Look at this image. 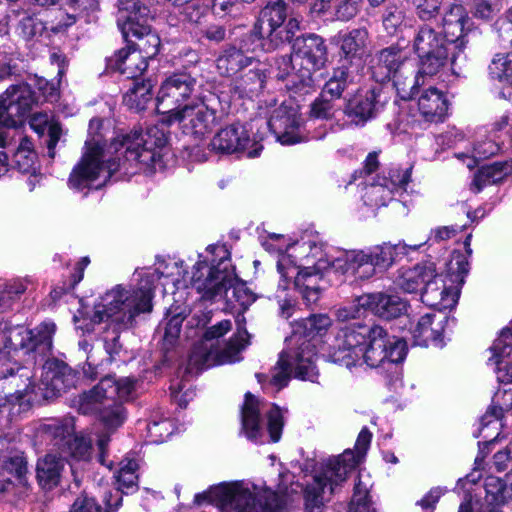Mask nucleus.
Instances as JSON below:
<instances>
[{"mask_svg":"<svg viewBox=\"0 0 512 512\" xmlns=\"http://www.w3.org/2000/svg\"><path fill=\"white\" fill-rule=\"evenodd\" d=\"M54 322L33 329L5 322L0 326V406H28L36 400L31 370L21 362L41 363L52 355Z\"/></svg>","mask_w":512,"mask_h":512,"instance_id":"obj_1","label":"nucleus"},{"mask_svg":"<svg viewBox=\"0 0 512 512\" xmlns=\"http://www.w3.org/2000/svg\"><path fill=\"white\" fill-rule=\"evenodd\" d=\"M442 33L428 24L419 27L413 47L421 59V71L436 75L448 61L453 74L460 76L466 63V35L471 30V19L461 4H451L441 13Z\"/></svg>","mask_w":512,"mask_h":512,"instance_id":"obj_2","label":"nucleus"},{"mask_svg":"<svg viewBox=\"0 0 512 512\" xmlns=\"http://www.w3.org/2000/svg\"><path fill=\"white\" fill-rule=\"evenodd\" d=\"M157 279V273L144 274L137 287L132 290L117 285L95 305L92 321L98 324L106 323L102 341L108 362L111 363L122 350L120 333L131 328L140 313L152 310L154 282Z\"/></svg>","mask_w":512,"mask_h":512,"instance_id":"obj_3","label":"nucleus"},{"mask_svg":"<svg viewBox=\"0 0 512 512\" xmlns=\"http://www.w3.org/2000/svg\"><path fill=\"white\" fill-rule=\"evenodd\" d=\"M406 356V343L403 339L390 336L379 325L353 324L338 332L332 346L331 362L348 369L366 364L376 368L386 361L398 363Z\"/></svg>","mask_w":512,"mask_h":512,"instance_id":"obj_4","label":"nucleus"},{"mask_svg":"<svg viewBox=\"0 0 512 512\" xmlns=\"http://www.w3.org/2000/svg\"><path fill=\"white\" fill-rule=\"evenodd\" d=\"M135 381L124 377L116 379L107 375L97 385L79 395L77 406L79 413L95 416L103 427L98 436L97 445L101 461L110 442L111 434L115 433L126 421L127 412L122 401L133 393Z\"/></svg>","mask_w":512,"mask_h":512,"instance_id":"obj_5","label":"nucleus"},{"mask_svg":"<svg viewBox=\"0 0 512 512\" xmlns=\"http://www.w3.org/2000/svg\"><path fill=\"white\" fill-rule=\"evenodd\" d=\"M167 140L166 133L156 126L148 128L145 133L135 131L115 138L108 147L113 156L104 163L101 173L106 172L107 179L117 172L128 175L136 173L141 166L152 167L160 161V149Z\"/></svg>","mask_w":512,"mask_h":512,"instance_id":"obj_6","label":"nucleus"},{"mask_svg":"<svg viewBox=\"0 0 512 512\" xmlns=\"http://www.w3.org/2000/svg\"><path fill=\"white\" fill-rule=\"evenodd\" d=\"M236 322L237 332L221 347L218 339L232 329L231 320L224 319L207 328L202 339L192 349L188 362L189 369L203 370L239 361L240 352L250 343V334L245 327L244 316L238 315Z\"/></svg>","mask_w":512,"mask_h":512,"instance_id":"obj_7","label":"nucleus"},{"mask_svg":"<svg viewBox=\"0 0 512 512\" xmlns=\"http://www.w3.org/2000/svg\"><path fill=\"white\" fill-rule=\"evenodd\" d=\"M292 56L277 60L276 78L286 81V87L295 91L310 88L312 73L320 70L327 62V47L322 37L316 34L297 37L292 44Z\"/></svg>","mask_w":512,"mask_h":512,"instance_id":"obj_8","label":"nucleus"},{"mask_svg":"<svg viewBox=\"0 0 512 512\" xmlns=\"http://www.w3.org/2000/svg\"><path fill=\"white\" fill-rule=\"evenodd\" d=\"M194 502L198 505L214 503L221 512H282V504L276 494H268L262 502L240 482L212 486L208 491L196 494Z\"/></svg>","mask_w":512,"mask_h":512,"instance_id":"obj_9","label":"nucleus"},{"mask_svg":"<svg viewBox=\"0 0 512 512\" xmlns=\"http://www.w3.org/2000/svg\"><path fill=\"white\" fill-rule=\"evenodd\" d=\"M149 13V8L139 0H118L117 25L124 40L130 44L131 38L137 39V52L153 59L159 52L161 40L151 29Z\"/></svg>","mask_w":512,"mask_h":512,"instance_id":"obj_10","label":"nucleus"},{"mask_svg":"<svg viewBox=\"0 0 512 512\" xmlns=\"http://www.w3.org/2000/svg\"><path fill=\"white\" fill-rule=\"evenodd\" d=\"M219 256L218 262L214 259L211 264L199 261L194 265L191 279L192 286L206 300L222 297L234 286L236 274L229 258V252L224 246L210 245L207 248Z\"/></svg>","mask_w":512,"mask_h":512,"instance_id":"obj_11","label":"nucleus"},{"mask_svg":"<svg viewBox=\"0 0 512 512\" xmlns=\"http://www.w3.org/2000/svg\"><path fill=\"white\" fill-rule=\"evenodd\" d=\"M315 345L310 340H303L297 350L283 351L279 360L270 372V375L256 374L257 380L262 385L268 384L279 391L288 385L291 373L294 370L295 377L301 380L314 382L318 376L315 366Z\"/></svg>","mask_w":512,"mask_h":512,"instance_id":"obj_12","label":"nucleus"},{"mask_svg":"<svg viewBox=\"0 0 512 512\" xmlns=\"http://www.w3.org/2000/svg\"><path fill=\"white\" fill-rule=\"evenodd\" d=\"M220 100L215 94L202 96L192 100L190 105L170 114L169 118H162V122L171 125L182 123L184 133L195 139H203L223 120V112L218 109Z\"/></svg>","mask_w":512,"mask_h":512,"instance_id":"obj_13","label":"nucleus"},{"mask_svg":"<svg viewBox=\"0 0 512 512\" xmlns=\"http://www.w3.org/2000/svg\"><path fill=\"white\" fill-rule=\"evenodd\" d=\"M103 120L92 118L88 127V138L85 142V152L78 164L70 173L68 185L70 188L82 191L94 187V182L100 177L104 168L103 158V135L101 129ZM96 185L95 188H99Z\"/></svg>","mask_w":512,"mask_h":512,"instance_id":"obj_14","label":"nucleus"},{"mask_svg":"<svg viewBox=\"0 0 512 512\" xmlns=\"http://www.w3.org/2000/svg\"><path fill=\"white\" fill-rule=\"evenodd\" d=\"M200 86L199 74L192 70L171 73L160 85L156 97L157 111L163 114V118H169L173 112L201 97L198 96Z\"/></svg>","mask_w":512,"mask_h":512,"instance_id":"obj_15","label":"nucleus"},{"mask_svg":"<svg viewBox=\"0 0 512 512\" xmlns=\"http://www.w3.org/2000/svg\"><path fill=\"white\" fill-rule=\"evenodd\" d=\"M397 246L383 243L367 250H352L337 258L333 266L343 274L352 275L358 279H369L376 268H387L392 265L397 255Z\"/></svg>","mask_w":512,"mask_h":512,"instance_id":"obj_16","label":"nucleus"},{"mask_svg":"<svg viewBox=\"0 0 512 512\" xmlns=\"http://www.w3.org/2000/svg\"><path fill=\"white\" fill-rule=\"evenodd\" d=\"M344 464L338 467L337 461H332L328 469H322L314 476L313 482L305 490L306 512H322L326 495L331 496L338 486H341L348 477L349 469L354 465L351 453H346L341 458Z\"/></svg>","mask_w":512,"mask_h":512,"instance_id":"obj_17","label":"nucleus"},{"mask_svg":"<svg viewBox=\"0 0 512 512\" xmlns=\"http://www.w3.org/2000/svg\"><path fill=\"white\" fill-rule=\"evenodd\" d=\"M281 280L279 287L287 289L291 280L307 305L316 303L321 294L323 275L316 267H301L293 263L289 255L282 256L277 263Z\"/></svg>","mask_w":512,"mask_h":512,"instance_id":"obj_18","label":"nucleus"},{"mask_svg":"<svg viewBox=\"0 0 512 512\" xmlns=\"http://www.w3.org/2000/svg\"><path fill=\"white\" fill-rule=\"evenodd\" d=\"M40 98L27 83L11 85L0 95V125L16 127L30 113Z\"/></svg>","mask_w":512,"mask_h":512,"instance_id":"obj_19","label":"nucleus"},{"mask_svg":"<svg viewBox=\"0 0 512 512\" xmlns=\"http://www.w3.org/2000/svg\"><path fill=\"white\" fill-rule=\"evenodd\" d=\"M211 151L217 154H233L247 151L249 158L258 157L263 146L253 141L240 123H232L220 129L209 143Z\"/></svg>","mask_w":512,"mask_h":512,"instance_id":"obj_20","label":"nucleus"},{"mask_svg":"<svg viewBox=\"0 0 512 512\" xmlns=\"http://www.w3.org/2000/svg\"><path fill=\"white\" fill-rule=\"evenodd\" d=\"M50 356L38 363L43 369L38 389L42 391V397L47 400L68 391L77 383L76 372L63 361Z\"/></svg>","mask_w":512,"mask_h":512,"instance_id":"obj_21","label":"nucleus"},{"mask_svg":"<svg viewBox=\"0 0 512 512\" xmlns=\"http://www.w3.org/2000/svg\"><path fill=\"white\" fill-rule=\"evenodd\" d=\"M388 102V96L382 88H373L364 94L349 99L344 114L356 124H364L375 118Z\"/></svg>","mask_w":512,"mask_h":512,"instance_id":"obj_22","label":"nucleus"},{"mask_svg":"<svg viewBox=\"0 0 512 512\" xmlns=\"http://www.w3.org/2000/svg\"><path fill=\"white\" fill-rule=\"evenodd\" d=\"M266 124L281 144L292 145L300 141L297 129L301 119L297 110L286 102L272 112Z\"/></svg>","mask_w":512,"mask_h":512,"instance_id":"obj_23","label":"nucleus"},{"mask_svg":"<svg viewBox=\"0 0 512 512\" xmlns=\"http://www.w3.org/2000/svg\"><path fill=\"white\" fill-rule=\"evenodd\" d=\"M458 296V290L446 285L443 276L437 272L433 263V276L425 281L421 290L422 303L442 311L452 308L457 303Z\"/></svg>","mask_w":512,"mask_h":512,"instance_id":"obj_24","label":"nucleus"},{"mask_svg":"<svg viewBox=\"0 0 512 512\" xmlns=\"http://www.w3.org/2000/svg\"><path fill=\"white\" fill-rule=\"evenodd\" d=\"M287 18V7L284 1L268 3L259 13L253 29V35L262 42L273 40L279 28Z\"/></svg>","mask_w":512,"mask_h":512,"instance_id":"obj_25","label":"nucleus"},{"mask_svg":"<svg viewBox=\"0 0 512 512\" xmlns=\"http://www.w3.org/2000/svg\"><path fill=\"white\" fill-rule=\"evenodd\" d=\"M360 305L383 319L397 318L407 310V302L398 295L384 292L359 296Z\"/></svg>","mask_w":512,"mask_h":512,"instance_id":"obj_26","label":"nucleus"},{"mask_svg":"<svg viewBox=\"0 0 512 512\" xmlns=\"http://www.w3.org/2000/svg\"><path fill=\"white\" fill-rule=\"evenodd\" d=\"M119 470L115 476L118 490L106 494L104 502L108 510H116L122 504L121 493H132L138 489V463L134 459L125 458L120 462Z\"/></svg>","mask_w":512,"mask_h":512,"instance_id":"obj_27","label":"nucleus"},{"mask_svg":"<svg viewBox=\"0 0 512 512\" xmlns=\"http://www.w3.org/2000/svg\"><path fill=\"white\" fill-rule=\"evenodd\" d=\"M368 38L366 28H355L335 36L334 41L339 47L340 62L347 65L355 59H361L366 52Z\"/></svg>","mask_w":512,"mask_h":512,"instance_id":"obj_28","label":"nucleus"},{"mask_svg":"<svg viewBox=\"0 0 512 512\" xmlns=\"http://www.w3.org/2000/svg\"><path fill=\"white\" fill-rule=\"evenodd\" d=\"M108 65L126 78L137 80L147 69L148 59L141 52L132 49V46L128 43L127 47L118 50L109 59Z\"/></svg>","mask_w":512,"mask_h":512,"instance_id":"obj_29","label":"nucleus"},{"mask_svg":"<svg viewBox=\"0 0 512 512\" xmlns=\"http://www.w3.org/2000/svg\"><path fill=\"white\" fill-rule=\"evenodd\" d=\"M75 431L72 417L50 418L41 422L37 427V435L58 450L67 446V440Z\"/></svg>","mask_w":512,"mask_h":512,"instance_id":"obj_30","label":"nucleus"},{"mask_svg":"<svg viewBox=\"0 0 512 512\" xmlns=\"http://www.w3.org/2000/svg\"><path fill=\"white\" fill-rule=\"evenodd\" d=\"M419 70L416 71L413 61L403 63L395 74L391 77L394 87L402 99H411L424 84V76L429 74L421 71V59L419 58Z\"/></svg>","mask_w":512,"mask_h":512,"instance_id":"obj_31","label":"nucleus"},{"mask_svg":"<svg viewBox=\"0 0 512 512\" xmlns=\"http://www.w3.org/2000/svg\"><path fill=\"white\" fill-rule=\"evenodd\" d=\"M237 77L232 84V92L240 98H253L264 88L266 81L265 69L259 60H256L247 71Z\"/></svg>","mask_w":512,"mask_h":512,"instance_id":"obj_32","label":"nucleus"},{"mask_svg":"<svg viewBox=\"0 0 512 512\" xmlns=\"http://www.w3.org/2000/svg\"><path fill=\"white\" fill-rule=\"evenodd\" d=\"M433 276V262H423L413 267H401L395 278V285L406 293L421 291L425 281Z\"/></svg>","mask_w":512,"mask_h":512,"instance_id":"obj_33","label":"nucleus"},{"mask_svg":"<svg viewBox=\"0 0 512 512\" xmlns=\"http://www.w3.org/2000/svg\"><path fill=\"white\" fill-rule=\"evenodd\" d=\"M418 109L426 121L442 122L447 115L448 100L441 90L429 87L420 94Z\"/></svg>","mask_w":512,"mask_h":512,"instance_id":"obj_34","label":"nucleus"},{"mask_svg":"<svg viewBox=\"0 0 512 512\" xmlns=\"http://www.w3.org/2000/svg\"><path fill=\"white\" fill-rule=\"evenodd\" d=\"M446 318L442 315L427 313L420 317L412 328L414 344L428 346L429 342H438L442 339L443 323Z\"/></svg>","mask_w":512,"mask_h":512,"instance_id":"obj_35","label":"nucleus"},{"mask_svg":"<svg viewBox=\"0 0 512 512\" xmlns=\"http://www.w3.org/2000/svg\"><path fill=\"white\" fill-rule=\"evenodd\" d=\"M241 422L242 429L248 439L255 442H263L260 403L258 399L249 392L245 394V401L241 410Z\"/></svg>","mask_w":512,"mask_h":512,"instance_id":"obj_36","label":"nucleus"},{"mask_svg":"<svg viewBox=\"0 0 512 512\" xmlns=\"http://www.w3.org/2000/svg\"><path fill=\"white\" fill-rule=\"evenodd\" d=\"M64 459L55 454H47L37 461L36 477L39 485L45 490H51L59 485Z\"/></svg>","mask_w":512,"mask_h":512,"instance_id":"obj_37","label":"nucleus"},{"mask_svg":"<svg viewBox=\"0 0 512 512\" xmlns=\"http://www.w3.org/2000/svg\"><path fill=\"white\" fill-rule=\"evenodd\" d=\"M409 61L399 48H385L376 56V62L373 65V75L379 81L391 79L395 72L400 69V66Z\"/></svg>","mask_w":512,"mask_h":512,"instance_id":"obj_38","label":"nucleus"},{"mask_svg":"<svg viewBox=\"0 0 512 512\" xmlns=\"http://www.w3.org/2000/svg\"><path fill=\"white\" fill-rule=\"evenodd\" d=\"M256 58L246 55L242 50L231 46L217 58V69L223 76H234L256 62Z\"/></svg>","mask_w":512,"mask_h":512,"instance_id":"obj_39","label":"nucleus"},{"mask_svg":"<svg viewBox=\"0 0 512 512\" xmlns=\"http://www.w3.org/2000/svg\"><path fill=\"white\" fill-rule=\"evenodd\" d=\"M30 127L40 136L44 135L47 131L46 146L48 150V156L53 159L55 157V147L60 141L62 136L61 125L53 121L52 116L48 113H35L30 121Z\"/></svg>","mask_w":512,"mask_h":512,"instance_id":"obj_40","label":"nucleus"},{"mask_svg":"<svg viewBox=\"0 0 512 512\" xmlns=\"http://www.w3.org/2000/svg\"><path fill=\"white\" fill-rule=\"evenodd\" d=\"M510 174H512V159L482 166L474 176L471 189L478 193L483 187L498 183Z\"/></svg>","mask_w":512,"mask_h":512,"instance_id":"obj_41","label":"nucleus"},{"mask_svg":"<svg viewBox=\"0 0 512 512\" xmlns=\"http://www.w3.org/2000/svg\"><path fill=\"white\" fill-rule=\"evenodd\" d=\"M355 84V76L345 63L333 69L332 74L325 82L322 92L330 98L340 99L344 92Z\"/></svg>","mask_w":512,"mask_h":512,"instance_id":"obj_42","label":"nucleus"},{"mask_svg":"<svg viewBox=\"0 0 512 512\" xmlns=\"http://www.w3.org/2000/svg\"><path fill=\"white\" fill-rule=\"evenodd\" d=\"M153 87L154 84L150 79L141 82L135 80L133 86L123 96L124 104L131 110H144L153 98Z\"/></svg>","mask_w":512,"mask_h":512,"instance_id":"obj_43","label":"nucleus"},{"mask_svg":"<svg viewBox=\"0 0 512 512\" xmlns=\"http://www.w3.org/2000/svg\"><path fill=\"white\" fill-rule=\"evenodd\" d=\"M371 438H372V434L369 431V429L366 427L362 428V430L360 431V433L357 437L356 443H355L356 453L350 449H347L341 455H339L337 457L329 458L325 462V464H323L322 469H328V466L332 461H337L338 462L337 466L341 467L344 464V461L341 459L343 457V455L346 453H351L353 456L354 465L351 469H349V472H348V474H349L351 471H353L356 468V466L359 464L361 459L366 454V451L368 450L370 442H371Z\"/></svg>","mask_w":512,"mask_h":512,"instance_id":"obj_44","label":"nucleus"},{"mask_svg":"<svg viewBox=\"0 0 512 512\" xmlns=\"http://www.w3.org/2000/svg\"><path fill=\"white\" fill-rule=\"evenodd\" d=\"M37 154L34 151L33 143L28 137H23L14 153V163L22 173L35 171Z\"/></svg>","mask_w":512,"mask_h":512,"instance_id":"obj_45","label":"nucleus"},{"mask_svg":"<svg viewBox=\"0 0 512 512\" xmlns=\"http://www.w3.org/2000/svg\"><path fill=\"white\" fill-rule=\"evenodd\" d=\"M27 279H15L6 283L0 290V310L2 312L12 308L28 288Z\"/></svg>","mask_w":512,"mask_h":512,"instance_id":"obj_46","label":"nucleus"},{"mask_svg":"<svg viewBox=\"0 0 512 512\" xmlns=\"http://www.w3.org/2000/svg\"><path fill=\"white\" fill-rule=\"evenodd\" d=\"M349 512H376L370 498L369 485L362 481L361 475H359L358 481L354 486L353 497L349 505Z\"/></svg>","mask_w":512,"mask_h":512,"instance_id":"obj_47","label":"nucleus"},{"mask_svg":"<svg viewBox=\"0 0 512 512\" xmlns=\"http://www.w3.org/2000/svg\"><path fill=\"white\" fill-rule=\"evenodd\" d=\"M488 69L492 79L512 84V51L495 55Z\"/></svg>","mask_w":512,"mask_h":512,"instance_id":"obj_48","label":"nucleus"},{"mask_svg":"<svg viewBox=\"0 0 512 512\" xmlns=\"http://www.w3.org/2000/svg\"><path fill=\"white\" fill-rule=\"evenodd\" d=\"M300 29V22L296 18H289L286 24H283L273 40L260 43L265 51H272L285 43L292 41L295 33Z\"/></svg>","mask_w":512,"mask_h":512,"instance_id":"obj_49","label":"nucleus"},{"mask_svg":"<svg viewBox=\"0 0 512 512\" xmlns=\"http://www.w3.org/2000/svg\"><path fill=\"white\" fill-rule=\"evenodd\" d=\"M444 0H410L417 18L424 22L437 21L441 15Z\"/></svg>","mask_w":512,"mask_h":512,"instance_id":"obj_50","label":"nucleus"},{"mask_svg":"<svg viewBox=\"0 0 512 512\" xmlns=\"http://www.w3.org/2000/svg\"><path fill=\"white\" fill-rule=\"evenodd\" d=\"M331 325V319L326 314H313L301 322L305 338H313L325 332Z\"/></svg>","mask_w":512,"mask_h":512,"instance_id":"obj_51","label":"nucleus"},{"mask_svg":"<svg viewBox=\"0 0 512 512\" xmlns=\"http://www.w3.org/2000/svg\"><path fill=\"white\" fill-rule=\"evenodd\" d=\"M67 446H63V453H67L75 459L84 460L90 455L91 441L85 436H78L73 433V436L67 440Z\"/></svg>","mask_w":512,"mask_h":512,"instance_id":"obj_52","label":"nucleus"},{"mask_svg":"<svg viewBox=\"0 0 512 512\" xmlns=\"http://www.w3.org/2000/svg\"><path fill=\"white\" fill-rule=\"evenodd\" d=\"M335 112V100L328 98L321 91L319 96L310 104V117L321 120L333 118Z\"/></svg>","mask_w":512,"mask_h":512,"instance_id":"obj_53","label":"nucleus"},{"mask_svg":"<svg viewBox=\"0 0 512 512\" xmlns=\"http://www.w3.org/2000/svg\"><path fill=\"white\" fill-rule=\"evenodd\" d=\"M34 86L37 90L36 96L40 98V103H54L60 97L59 83L48 81L43 77H35Z\"/></svg>","mask_w":512,"mask_h":512,"instance_id":"obj_54","label":"nucleus"},{"mask_svg":"<svg viewBox=\"0 0 512 512\" xmlns=\"http://www.w3.org/2000/svg\"><path fill=\"white\" fill-rule=\"evenodd\" d=\"M411 171L412 167L406 169H391L388 173V178H384L383 183L375 186L374 189H379L380 187L387 188L390 191L398 188L404 189L411 180Z\"/></svg>","mask_w":512,"mask_h":512,"instance_id":"obj_55","label":"nucleus"},{"mask_svg":"<svg viewBox=\"0 0 512 512\" xmlns=\"http://www.w3.org/2000/svg\"><path fill=\"white\" fill-rule=\"evenodd\" d=\"M502 5L500 0H473L472 14L481 20H492L500 11Z\"/></svg>","mask_w":512,"mask_h":512,"instance_id":"obj_56","label":"nucleus"},{"mask_svg":"<svg viewBox=\"0 0 512 512\" xmlns=\"http://www.w3.org/2000/svg\"><path fill=\"white\" fill-rule=\"evenodd\" d=\"M46 30L45 23L32 16L24 17L18 24L19 34L25 40H33L40 37Z\"/></svg>","mask_w":512,"mask_h":512,"instance_id":"obj_57","label":"nucleus"},{"mask_svg":"<svg viewBox=\"0 0 512 512\" xmlns=\"http://www.w3.org/2000/svg\"><path fill=\"white\" fill-rule=\"evenodd\" d=\"M405 19V12L403 8L397 5H389L386 7L382 17V22L385 30L389 34H393L403 24Z\"/></svg>","mask_w":512,"mask_h":512,"instance_id":"obj_58","label":"nucleus"},{"mask_svg":"<svg viewBox=\"0 0 512 512\" xmlns=\"http://www.w3.org/2000/svg\"><path fill=\"white\" fill-rule=\"evenodd\" d=\"M267 415V429L272 442H278L281 438L283 428V415L280 408L272 405L266 412Z\"/></svg>","mask_w":512,"mask_h":512,"instance_id":"obj_59","label":"nucleus"},{"mask_svg":"<svg viewBox=\"0 0 512 512\" xmlns=\"http://www.w3.org/2000/svg\"><path fill=\"white\" fill-rule=\"evenodd\" d=\"M491 351L498 356L512 355V330L505 328L501 331L500 336L494 341Z\"/></svg>","mask_w":512,"mask_h":512,"instance_id":"obj_60","label":"nucleus"},{"mask_svg":"<svg viewBox=\"0 0 512 512\" xmlns=\"http://www.w3.org/2000/svg\"><path fill=\"white\" fill-rule=\"evenodd\" d=\"M361 0H336L335 15L339 20L348 21L358 12V4Z\"/></svg>","mask_w":512,"mask_h":512,"instance_id":"obj_61","label":"nucleus"},{"mask_svg":"<svg viewBox=\"0 0 512 512\" xmlns=\"http://www.w3.org/2000/svg\"><path fill=\"white\" fill-rule=\"evenodd\" d=\"M499 150L500 147L495 141L485 139L475 144L473 148V158L475 160H483L497 154Z\"/></svg>","mask_w":512,"mask_h":512,"instance_id":"obj_62","label":"nucleus"},{"mask_svg":"<svg viewBox=\"0 0 512 512\" xmlns=\"http://www.w3.org/2000/svg\"><path fill=\"white\" fill-rule=\"evenodd\" d=\"M366 310L368 309L365 306L360 305L359 297H357L353 303L337 309L336 317L339 321H348L360 317Z\"/></svg>","mask_w":512,"mask_h":512,"instance_id":"obj_63","label":"nucleus"},{"mask_svg":"<svg viewBox=\"0 0 512 512\" xmlns=\"http://www.w3.org/2000/svg\"><path fill=\"white\" fill-rule=\"evenodd\" d=\"M69 512H100V506L94 498L82 494L74 500Z\"/></svg>","mask_w":512,"mask_h":512,"instance_id":"obj_64","label":"nucleus"}]
</instances>
